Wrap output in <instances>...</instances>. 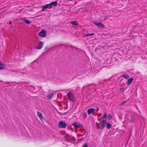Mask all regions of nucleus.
<instances>
[{"instance_id":"dca6fc26","label":"nucleus","mask_w":147,"mask_h":147,"mask_svg":"<svg viewBox=\"0 0 147 147\" xmlns=\"http://www.w3.org/2000/svg\"><path fill=\"white\" fill-rule=\"evenodd\" d=\"M37 114L38 116L41 119L42 118L43 116L42 114L39 111H37Z\"/></svg>"},{"instance_id":"f8f14e48","label":"nucleus","mask_w":147,"mask_h":147,"mask_svg":"<svg viewBox=\"0 0 147 147\" xmlns=\"http://www.w3.org/2000/svg\"><path fill=\"white\" fill-rule=\"evenodd\" d=\"M107 117V115L106 113H105L102 118V120L103 121L106 122V118Z\"/></svg>"},{"instance_id":"cd10ccee","label":"nucleus","mask_w":147,"mask_h":147,"mask_svg":"<svg viewBox=\"0 0 147 147\" xmlns=\"http://www.w3.org/2000/svg\"><path fill=\"white\" fill-rule=\"evenodd\" d=\"M34 62H37V59H36L34 61Z\"/></svg>"},{"instance_id":"2eb2a0df","label":"nucleus","mask_w":147,"mask_h":147,"mask_svg":"<svg viewBox=\"0 0 147 147\" xmlns=\"http://www.w3.org/2000/svg\"><path fill=\"white\" fill-rule=\"evenodd\" d=\"M53 95V93L52 92L49 94L47 96L48 98L49 99L51 98H52Z\"/></svg>"},{"instance_id":"c85d7f7f","label":"nucleus","mask_w":147,"mask_h":147,"mask_svg":"<svg viewBox=\"0 0 147 147\" xmlns=\"http://www.w3.org/2000/svg\"><path fill=\"white\" fill-rule=\"evenodd\" d=\"M9 24H12V22H10L9 23Z\"/></svg>"},{"instance_id":"7ed1b4c3","label":"nucleus","mask_w":147,"mask_h":147,"mask_svg":"<svg viewBox=\"0 0 147 147\" xmlns=\"http://www.w3.org/2000/svg\"><path fill=\"white\" fill-rule=\"evenodd\" d=\"M67 94L70 101L71 102H73L74 100V99L72 93L70 92Z\"/></svg>"},{"instance_id":"1a4fd4ad","label":"nucleus","mask_w":147,"mask_h":147,"mask_svg":"<svg viewBox=\"0 0 147 147\" xmlns=\"http://www.w3.org/2000/svg\"><path fill=\"white\" fill-rule=\"evenodd\" d=\"M134 79L133 78H131L128 79L127 82V84L128 85H130L133 82Z\"/></svg>"},{"instance_id":"5701e85b","label":"nucleus","mask_w":147,"mask_h":147,"mask_svg":"<svg viewBox=\"0 0 147 147\" xmlns=\"http://www.w3.org/2000/svg\"><path fill=\"white\" fill-rule=\"evenodd\" d=\"M89 36V33H88L84 35V36Z\"/></svg>"},{"instance_id":"b1692460","label":"nucleus","mask_w":147,"mask_h":147,"mask_svg":"<svg viewBox=\"0 0 147 147\" xmlns=\"http://www.w3.org/2000/svg\"><path fill=\"white\" fill-rule=\"evenodd\" d=\"M94 35V33H91V34H89V36H92Z\"/></svg>"},{"instance_id":"f257e3e1","label":"nucleus","mask_w":147,"mask_h":147,"mask_svg":"<svg viewBox=\"0 0 147 147\" xmlns=\"http://www.w3.org/2000/svg\"><path fill=\"white\" fill-rule=\"evenodd\" d=\"M106 123V122L102 121L100 123H96L97 127L99 129H103L105 127Z\"/></svg>"},{"instance_id":"20e7f679","label":"nucleus","mask_w":147,"mask_h":147,"mask_svg":"<svg viewBox=\"0 0 147 147\" xmlns=\"http://www.w3.org/2000/svg\"><path fill=\"white\" fill-rule=\"evenodd\" d=\"M47 34V32L46 31L44 30H41L40 32L38 33V35L42 37H45L46 36Z\"/></svg>"},{"instance_id":"bb28decb","label":"nucleus","mask_w":147,"mask_h":147,"mask_svg":"<svg viewBox=\"0 0 147 147\" xmlns=\"http://www.w3.org/2000/svg\"><path fill=\"white\" fill-rule=\"evenodd\" d=\"M102 115L101 113H99L98 114V117H100Z\"/></svg>"},{"instance_id":"4468645a","label":"nucleus","mask_w":147,"mask_h":147,"mask_svg":"<svg viewBox=\"0 0 147 147\" xmlns=\"http://www.w3.org/2000/svg\"><path fill=\"white\" fill-rule=\"evenodd\" d=\"M21 20H24V22L27 24H29L31 23V22L28 20H26L25 19H22Z\"/></svg>"},{"instance_id":"4be33fe9","label":"nucleus","mask_w":147,"mask_h":147,"mask_svg":"<svg viewBox=\"0 0 147 147\" xmlns=\"http://www.w3.org/2000/svg\"><path fill=\"white\" fill-rule=\"evenodd\" d=\"M125 102V101L124 102H123L121 103H120L119 104L120 105H121L123 104Z\"/></svg>"},{"instance_id":"412c9836","label":"nucleus","mask_w":147,"mask_h":147,"mask_svg":"<svg viewBox=\"0 0 147 147\" xmlns=\"http://www.w3.org/2000/svg\"><path fill=\"white\" fill-rule=\"evenodd\" d=\"M83 147H88V145L87 144L85 143L84 144Z\"/></svg>"},{"instance_id":"39448f33","label":"nucleus","mask_w":147,"mask_h":147,"mask_svg":"<svg viewBox=\"0 0 147 147\" xmlns=\"http://www.w3.org/2000/svg\"><path fill=\"white\" fill-rule=\"evenodd\" d=\"M72 125L75 128H79L82 127V125L78 122H74L72 124Z\"/></svg>"},{"instance_id":"f03ea898","label":"nucleus","mask_w":147,"mask_h":147,"mask_svg":"<svg viewBox=\"0 0 147 147\" xmlns=\"http://www.w3.org/2000/svg\"><path fill=\"white\" fill-rule=\"evenodd\" d=\"M67 125V124L63 121H60L58 124L59 127L61 128H65Z\"/></svg>"},{"instance_id":"0eeeda50","label":"nucleus","mask_w":147,"mask_h":147,"mask_svg":"<svg viewBox=\"0 0 147 147\" xmlns=\"http://www.w3.org/2000/svg\"><path fill=\"white\" fill-rule=\"evenodd\" d=\"M94 24L97 26L98 28H103L105 27V26L101 22L97 23L96 22H94Z\"/></svg>"},{"instance_id":"aec40b11","label":"nucleus","mask_w":147,"mask_h":147,"mask_svg":"<svg viewBox=\"0 0 147 147\" xmlns=\"http://www.w3.org/2000/svg\"><path fill=\"white\" fill-rule=\"evenodd\" d=\"M129 121L131 123H133L134 122V120L132 119H130L129 120Z\"/></svg>"},{"instance_id":"c756f323","label":"nucleus","mask_w":147,"mask_h":147,"mask_svg":"<svg viewBox=\"0 0 147 147\" xmlns=\"http://www.w3.org/2000/svg\"><path fill=\"white\" fill-rule=\"evenodd\" d=\"M109 116H110V117H111H111H112V116H111V115H109Z\"/></svg>"},{"instance_id":"7c9ffc66","label":"nucleus","mask_w":147,"mask_h":147,"mask_svg":"<svg viewBox=\"0 0 147 147\" xmlns=\"http://www.w3.org/2000/svg\"><path fill=\"white\" fill-rule=\"evenodd\" d=\"M98 110H99V108H98L96 110V111H97Z\"/></svg>"},{"instance_id":"423d86ee","label":"nucleus","mask_w":147,"mask_h":147,"mask_svg":"<svg viewBox=\"0 0 147 147\" xmlns=\"http://www.w3.org/2000/svg\"><path fill=\"white\" fill-rule=\"evenodd\" d=\"M51 5H50L49 4H47L42 7V9L41 11H44L47 8L51 9Z\"/></svg>"},{"instance_id":"6e6552de","label":"nucleus","mask_w":147,"mask_h":147,"mask_svg":"<svg viewBox=\"0 0 147 147\" xmlns=\"http://www.w3.org/2000/svg\"><path fill=\"white\" fill-rule=\"evenodd\" d=\"M95 109L94 108H90L87 110V113L88 115L93 114L94 113Z\"/></svg>"},{"instance_id":"473e14b6","label":"nucleus","mask_w":147,"mask_h":147,"mask_svg":"<svg viewBox=\"0 0 147 147\" xmlns=\"http://www.w3.org/2000/svg\"><path fill=\"white\" fill-rule=\"evenodd\" d=\"M107 17H106L105 18V19H107Z\"/></svg>"},{"instance_id":"a878e982","label":"nucleus","mask_w":147,"mask_h":147,"mask_svg":"<svg viewBox=\"0 0 147 147\" xmlns=\"http://www.w3.org/2000/svg\"><path fill=\"white\" fill-rule=\"evenodd\" d=\"M78 135L80 136H83L84 135H82L81 134H79Z\"/></svg>"},{"instance_id":"9d476101","label":"nucleus","mask_w":147,"mask_h":147,"mask_svg":"<svg viewBox=\"0 0 147 147\" xmlns=\"http://www.w3.org/2000/svg\"><path fill=\"white\" fill-rule=\"evenodd\" d=\"M43 42L41 41H40L39 44L36 48L38 49H40L42 47L43 45Z\"/></svg>"},{"instance_id":"2f4dec72","label":"nucleus","mask_w":147,"mask_h":147,"mask_svg":"<svg viewBox=\"0 0 147 147\" xmlns=\"http://www.w3.org/2000/svg\"><path fill=\"white\" fill-rule=\"evenodd\" d=\"M123 89V88H121L120 89V90H122V89Z\"/></svg>"},{"instance_id":"ddd939ff","label":"nucleus","mask_w":147,"mask_h":147,"mask_svg":"<svg viewBox=\"0 0 147 147\" xmlns=\"http://www.w3.org/2000/svg\"><path fill=\"white\" fill-rule=\"evenodd\" d=\"M5 67V64H3L1 62H0V69H4Z\"/></svg>"},{"instance_id":"6ab92c4d","label":"nucleus","mask_w":147,"mask_h":147,"mask_svg":"<svg viewBox=\"0 0 147 147\" xmlns=\"http://www.w3.org/2000/svg\"><path fill=\"white\" fill-rule=\"evenodd\" d=\"M122 76L125 78L126 79H128L129 78V76L126 74H123L122 75Z\"/></svg>"},{"instance_id":"a211bd4d","label":"nucleus","mask_w":147,"mask_h":147,"mask_svg":"<svg viewBox=\"0 0 147 147\" xmlns=\"http://www.w3.org/2000/svg\"><path fill=\"white\" fill-rule=\"evenodd\" d=\"M105 124H106V127L108 129H110L111 128V126L110 123H107L106 121V123Z\"/></svg>"},{"instance_id":"393cba45","label":"nucleus","mask_w":147,"mask_h":147,"mask_svg":"<svg viewBox=\"0 0 147 147\" xmlns=\"http://www.w3.org/2000/svg\"><path fill=\"white\" fill-rule=\"evenodd\" d=\"M65 140H67V141H69V140L68 138H67L66 137L65 138Z\"/></svg>"},{"instance_id":"f3484780","label":"nucleus","mask_w":147,"mask_h":147,"mask_svg":"<svg viewBox=\"0 0 147 147\" xmlns=\"http://www.w3.org/2000/svg\"><path fill=\"white\" fill-rule=\"evenodd\" d=\"M70 23L74 26L77 25H78V22L77 21L71 22Z\"/></svg>"},{"instance_id":"9b49d317","label":"nucleus","mask_w":147,"mask_h":147,"mask_svg":"<svg viewBox=\"0 0 147 147\" xmlns=\"http://www.w3.org/2000/svg\"><path fill=\"white\" fill-rule=\"evenodd\" d=\"M50 5H51V8H52V5L54 6H56L57 5V1H55L54 2H52L49 4Z\"/></svg>"}]
</instances>
